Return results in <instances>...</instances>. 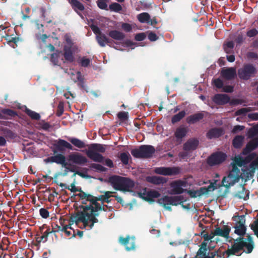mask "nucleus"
<instances>
[{
    "mask_svg": "<svg viewBox=\"0 0 258 258\" xmlns=\"http://www.w3.org/2000/svg\"><path fill=\"white\" fill-rule=\"evenodd\" d=\"M247 237V238L246 239L242 237H238L235 239L231 238L228 242H232V241L234 240V242L230 248L223 252L220 249L213 252H216L217 258H225V255L227 257L232 255L240 256L242 253L239 252L241 250H243L246 253H250L254 248V242L252 237L249 235L248 234Z\"/></svg>",
    "mask_w": 258,
    "mask_h": 258,
    "instance_id": "nucleus-1",
    "label": "nucleus"
},
{
    "mask_svg": "<svg viewBox=\"0 0 258 258\" xmlns=\"http://www.w3.org/2000/svg\"><path fill=\"white\" fill-rule=\"evenodd\" d=\"M98 216V212L83 210V211L78 212L75 215L72 216L71 221L73 223L75 222L77 224L82 222L85 227L88 226L90 229H92L94 223L98 222V220L96 218Z\"/></svg>",
    "mask_w": 258,
    "mask_h": 258,
    "instance_id": "nucleus-2",
    "label": "nucleus"
},
{
    "mask_svg": "<svg viewBox=\"0 0 258 258\" xmlns=\"http://www.w3.org/2000/svg\"><path fill=\"white\" fill-rule=\"evenodd\" d=\"M244 163V160L241 157H235L232 163V169L230 171L227 176H225L222 179L223 186L229 188L237 182L241 177L239 169L237 167H241Z\"/></svg>",
    "mask_w": 258,
    "mask_h": 258,
    "instance_id": "nucleus-3",
    "label": "nucleus"
},
{
    "mask_svg": "<svg viewBox=\"0 0 258 258\" xmlns=\"http://www.w3.org/2000/svg\"><path fill=\"white\" fill-rule=\"evenodd\" d=\"M109 181L113 187L117 190L130 191L135 186V182L133 180L118 175H113L110 177Z\"/></svg>",
    "mask_w": 258,
    "mask_h": 258,
    "instance_id": "nucleus-4",
    "label": "nucleus"
},
{
    "mask_svg": "<svg viewBox=\"0 0 258 258\" xmlns=\"http://www.w3.org/2000/svg\"><path fill=\"white\" fill-rule=\"evenodd\" d=\"M106 151L105 145L94 143L88 145V149L86 151L87 156L92 161L103 163L104 157L100 153H104Z\"/></svg>",
    "mask_w": 258,
    "mask_h": 258,
    "instance_id": "nucleus-5",
    "label": "nucleus"
},
{
    "mask_svg": "<svg viewBox=\"0 0 258 258\" xmlns=\"http://www.w3.org/2000/svg\"><path fill=\"white\" fill-rule=\"evenodd\" d=\"M184 201L185 200L182 196L174 197L165 196L158 200V203L159 205L162 206L166 210L169 211L172 210L170 205L177 206L178 205H181Z\"/></svg>",
    "mask_w": 258,
    "mask_h": 258,
    "instance_id": "nucleus-6",
    "label": "nucleus"
},
{
    "mask_svg": "<svg viewBox=\"0 0 258 258\" xmlns=\"http://www.w3.org/2000/svg\"><path fill=\"white\" fill-rule=\"evenodd\" d=\"M155 152V148L149 145H141L138 149L131 151L132 155L136 158H149L153 156Z\"/></svg>",
    "mask_w": 258,
    "mask_h": 258,
    "instance_id": "nucleus-7",
    "label": "nucleus"
},
{
    "mask_svg": "<svg viewBox=\"0 0 258 258\" xmlns=\"http://www.w3.org/2000/svg\"><path fill=\"white\" fill-rule=\"evenodd\" d=\"M257 73L255 67L252 64H244L243 66L238 70V77L243 80H248L253 77Z\"/></svg>",
    "mask_w": 258,
    "mask_h": 258,
    "instance_id": "nucleus-8",
    "label": "nucleus"
},
{
    "mask_svg": "<svg viewBox=\"0 0 258 258\" xmlns=\"http://www.w3.org/2000/svg\"><path fill=\"white\" fill-rule=\"evenodd\" d=\"M233 221L236 222L235 225L234 226L235 228L234 232L239 236V237H242L244 239L243 236L246 234V228L245 226V216L241 215L238 216H235L233 217ZM248 234H246V237ZM249 235V234H248ZM252 237V236L249 234ZM247 238H246L247 239ZM246 239V238H245Z\"/></svg>",
    "mask_w": 258,
    "mask_h": 258,
    "instance_id": "nucleus-9",
    "label": "nucleus"
},
{
    "mask_svg": "<svg viewBox=\"0 0 258 258\" xmlns=\"http://www.w3.org/2000/svg\"><path fill=\"white\" fill-rule=\"evenodd\" d=\"M97 199L96 197L92 195L91 198H88L86 200V202H89L90 205L82 206L81 208L85 211L92 210V212H98L99 211L102 210L106 211V210L104 208V206H102L98 203L97 202L99 201L96 200Z\"/></svg>",
    "mask_w": 258,
    "mask_h": 258,
    "instance_id": "nucleus-10",
    "label": "nucleus"
},
{
    "mask_svg": "<svg viewBox=\"0 0 258 258\" xmlns=\"http://www.w3.org/2000/svg\"><path fill=\"white\" fill-rule=\"evenodd\" d=\"M156 174L165 176H174L180 173L181 170L178 167H156L154 170Z\"/></svg>",
    "mask_w": 258,
    "mask_h": 258,
    "instance_id": "nucleus-11",
    "label": "nucleus"
},
{
    "mask_svg": "<svg viewBox=\"0 0 258 258\" xmlns=\"http://www.w3.org/2000/svg\"><path fill=\"white\" fill-rule=\"evenodd\" d=\"M227 157L226 155L221 152H217L211 154L207 160V164L211 166L223 162Z\"/></svg>",
    "mask_w": 258,
    "mask_h": 258,
    "instance_id": "nucleus-12",
    "label": "nucleus"
},
{
    "mask_svg": "<svg viewBox=\"0 0 258 258\" xmlns=\"http://www.w3.org/2000/svg\"><path fill=\"white\" fill-rule=\"evenodd\" d=\"M119 243L125 246L126 251L134 250L136 248L135 237L127 235L126 237L120 236L119 238Z\"/></svg>",
    "mask_w": 258,
    "mask_h": 258,
    "instance_id": "nucleus-13",
    "label": "nucleus"
},
{
    "mask_svg": "<svg viewBox=\"0 0 258 258\" xmlns=\"http://www.w3.org/2000/svg\"><path fill=\"white\" fill-rule=\"evenodd\" d=\"M207 243L202 242L200 245V248L198 250L196 255L194 258H215L216 256V252H211L207 255Z\"/></svg>",
    "mask_w": 258,
    "mask_h": 258,
    "instance_id": "nucleus-14",
    "label": "nucleus"
},
{
    "mask_svg": "<svg viewBox=\"0 0 258 258\" xmlns=\"http://www.w3.org/2000/svg\"><path fill=\"white\" fill-rule=\"evenodd\" d=\"M68 158L69 161L78 165H84L88 162L87 158L79 153H72Z\"/></svg>",
    "mask_w": 258,
    "mask_h": 258,
    "instance_id": "nucleus-15",
    "label": "nucleus"
},
{
    "mask_svg": "<svg viewBox=\"0 0 258 258\" xmlns=\"http://www.w3.org/2000/svg\"><path fill=\"white\" fill-rule=\"evenodd\" d=\"M185 185V182L181 180H178L173 181L170 184L171 187V193L174 195H179L182 194L184 192V189L182 186Z\"/></svg>",
    "mask_w": 258,
    "mask_h": 258,
    "instance_id": "nucleus-16",
    "label": "nucleus"
},
{
    "mask_svg": "<svg viewBox=\"0 0 258 258\" xmlns=\"http://www.w3.org/2000/svg\"><path fill=\"white\" fill-rule=\"evenodd\" d=\"M47 162L56 163L57 164H60L63 167H66L69 164L66 162L65 156L61 154H58L53 156L47 158L45 159ZM71 165V164H69Z\"/></svg>",
    "mask_w": 258,
    "mask_h": 258,
    "instance_id": "nucleus-17",
    "label": "nucleus"
},
{
    "mask_svg": "<svg viewBox=\"0 0 258 258\" xmlns=\"http://www.w3.org/2000/svg\"><path fill=\"white\" fill-rule=\"evenodd\" d=\"M199 145V141L196 138L188 139L183 145V149L185 151L192 152L196 150Z\"/></svg>",
    "mask_w": 258,
    "mask_h": 258,
    "instance_id": "nucleus-18",
    "label": "nucleus"
},
{
    "mask_svg": "<svg viewBox=\"0 0 258 258\" xmlns=\"http://www.w3.org/2000/svg\"><path fill=\"white\" fill-rule=\"evenodd\" d=\"M55 143L54 144L55 149L60 152L65 151L66 149L73 150V146L69 142L62 139H58L56 140Z\"/></svg>",
    "mask_w": 258,
    "mask_h": 258,
    "instance_id": "nucleus-19",
    "label": "nucleus"
},
{
    "mask_svg": "<svg viewBox=\"0 0 258 258\" xmlns=\"http://www.w3.org/2000/svg\"><path fill=\"white\" fill-rule=\"evenodd\" d=\"M140 197L148 202H153L154 198H158L160 196V194L157 190H151L148 191H144L139 193Z\"/></svg>",
    "mask_w": 258,
    "mask_h": 258,
    "instance_id": "nucleus-20",
    "label": "nucleus"
},
{
    "mask_svg": "<svg viewBox=\"0 0 258 258\" xmlns=\"http://www.w3.org/2000/svg\"><path fill=\"white\" fill-rule=\"evenodd\" d=\"M96 40L101 47H105L106 45L111 47L113 42H114L112 39H109L103 33L96 36Z\"/></svg>",
    "mask_w": 258,
    "mask_h": 258,
    "instance_id": "nucleus-21",
    "label": "nucleus"
},
{
    "mask_svg": "<svg viewBox=\"0 0 258 258\" xmlns=\"http://www.w3.org/2000/svg\"><path fill=\"white\" fill-rule=\"evenodd\" d=\"M220 75L224 79L227 80H231L236 76V69L232 67L223 68L221 71Z\"/></svg>",
    "mask_w": 258,
    "mask_h": 258,
    "instance_id": "nucleus-22",
    "label": "nucleus"
},
{
    "mask_svg": "<svg viewBox=\"0 0 258 258\" xmlns=\"http://www.w3.org/2000/svg\"><path fill=\"white\" fill-rule=\"evenodd\" d=\"M258 147V137L251 139L246 145L242 151L244 155H247Z\"/></svg>",
    "mask_w": 258,
    "mask_h": 258,
    "instance_id": "nucleus-23",
    "label": "nucleus"
},
{
    "mask_svg": "<svg viewBox=\"0 0 258 258\" xmlns=\"http://www.w3.org/2000/svg\"><path fill=\"white\" fill-rule=\"evenodd\" d=\"M213 101L218 105H225L230 101L229 96L225 94H217L213 98Z\"/></svg>",
    "mask_w": 258,
    "mask_h": 258,
    "instance_id": "nucleus-24",
    "label": "nucleus"
},
{
    "mask_svg": "<svg viewBox=\"0 0 258 258\" xmlns=\"http://www.w3.org/2000/svg\"><path fill=\"white\" fill-rule=\"evenodd\" d=\"M224 134V131L221 127H214L210 129L206 134V137L209 139L218 138Z\"/></svg>",
    "mask_w": 258,
    "mask_h": 258,
    "instance_id": "nucleus-25",
    "label": "nucleus"
},
{
    "mask_svg": "<svg viewBox=\"0 0 258 258\" xmlns=\"http://www.w3.org/2000/svg\"><path fill=\"white\" fill-rule=\"evenodd\" d=\"M146 180L155 185H160L166 183L167 179L162 176H148L146 177Z\"/></svg>",
    "mask_w": 258,
    "mask_h": 258,
    "instance_id": "nucleus-26",
    "label": "nucleus"
},
{
    "mask_svg": "<svg viewBox=\"0 0 258 258\" xmlns=\"http://www.w3.org/2000/svg\"><path fill=\"white\" fill-rule=\"evenodd\" d=\"M230 228L228 226H224L223 229L220 227L216 228L213 232L214 236H220L228 238L229 237Z\"/></svg>",
    "mask_w": 258,
    "mask_h": 258,
    "instance_id": "nucleus-27",
    "label": "nucleus"
},
{
    "mask_svg": "<svg viewBox=\"0 0 258 258\" xmlns=\"http://www.w3.org/2000/svg\"><path fill=\"white\" fill-rule=\"evenodd\" d=\"M62 55L64 56L65 60L69 62H73L75 60L72 48L71 46L65 45L63 49Z\"/></svg>",
    "mask_w": 258,
    "mask_h": 258,
    "instance_id": "nucleus-28",
    "label": "nucleus"
},
{
    "mask_svg": "<svg viewBox=\"0 0 258 258\" xmlns=\"http://www.w3.org/2000/svg\"><path fill=\"white\" fill-rule=\"evenodd\" d=\"M204 117V113L199 112L186 117V121L189 124H195L203 119Z\"/></svg>",
    "mask_w": 258,
    "mask_h": 258,
    "instance_id": "nucleus-29",
    "label": "nucleus"
},
{
    "mask_svg": "<svg viewBox=\"0 0 258 258\" xmlns=\"http://www.w3.org/2000/svg\"><path fill=\"white\" fill-rule=\"evenodd\" d=\"M1 135L3 136V137L6 139L8 141L9 140H13L14 139L17 135L14 133L12 131L10 130L9 128L4 127L1 129Z\"/></svg>",
    "mask_w": 258,
    "mask_h": 258,
    "instance_id": "nucleus-30",
    "label": "nucleus"
},
{
    "mask_svg": "<svg viewBox=\"0 0 258 258\" xmlns=\"http://www.w3.org/2000/svg\"><path fill=\"white\" fill-rule=\"evenodd\" d=\"M108 35L112 39L117 41H121L125 38V35L122 32L117 30L110 31Z\"/></svg>",
    "mask_w": 258,
    "mask_h": 258,
    "instance_id": "nucleus-31",
    "label": "nucleus"
},
{
    "mask_svg": "<svg viewBox=\"0 0 258 258\" xmlns=\"http://www.w3.org/2000/svg\"><path fill=\"white\" fill-rule=\"evenodd\" d=\"M44 228H47L46 230L44 232L42 235L40 237V239L38 240L39 238H37L36 240L38 243L41 242L42 241L43 242H45L47 240V237L49 235V234L52 233V231L50 230V229L49 227H48L46 225L44 224L42 227H40V230L41 232H42L43 229Z\"/></svg>",
    "mask_w": 258,
    "mask_h": 258,
    "instance_id": "nucleus-32",
    "label": "nucleus"
},
{
    "mask_svg": "<svg viewBox=\"0 0 258 258\" xmlns=\"http://www.w3.org/2000/svg\"><path fill=\"white\" fill-rule=\"evenodd\" d=\"M77 191H79L80 193L76 195V196H77L80 198V199L82 200L81 203L83 205H86V200L88 198H90L92 197V195L87 194L84 191H83L81 188L77 187Z\"/></svg>",
    "mask_w": 258,
    "mask_h": 258,
    "instance_id": "nucleus-33",
    "label": "nucleus"
},
{
    "mask_svg": "<svg viewBox=\"0 0 258 258\" xmlns=\"http://www.w3.org/2000/svg\"><path fill=\"white\" fill-rule=\"evenodd\" d=\"M241 189L235 195V197L240 199L247 200L249 198V191L246 190L243 185L240 187Z\"/></svg>",
    "mask_w": 258,
    "mask_h": 258,
    "instance_id": "nucleus-34",
    "label": "nucleus"
},
{
    "mask_svg": "<svg viewBox=\"0 0 258 258\" xmlns=\"http://www.w3.org/2000/svg\"><path fill=\"white\" fill-rule=\"evenodd\" d=\"M244 137L241 135L235 136L232 140V145L236 149L240 148L243 144Z\"/></svg>",
    "mask_w": 258,
    "mask_h": 258,
    "instance_id": "nucleus-35",
    "label": "nucleus"
},
{
    "mask_svg": "<svg viewBox=\"0 0 258 258\" xmlns=\"http://www.w3.org/2000/svg\"><path fill=\"white\" fill-rule=\"evenodd\" d=\"M256 166V165L251 164L250 165V168L244 171L243 175L245 178L246 180H249L253 177L255 172Z\"/></svg>",
    "mask_w": 258,
    "mask_h": 258,
    "instance_id": "nucleus-36",
    "label": "nucleus"
},
{
    "mask_svg": "<svg viewBox=\"0 0 258 258\" xmlns=\"http://www.w3.org/2000/svg\"><path fill=\"white\" fill-rule=\"evenodd\" d=\"M234 47V43L232 41H228L225 42L223 45L224 51L227 54L233 53V48Z\"/></svg>",
    "mask_w": 258,
    "mask_h": 258,
    "instance_id": "nucleus-37",
    "label": "nucleus"
},
{
    "mask_svg": "<svg viewBox=\"0 0 258 258\" xmlns=\"http://www.w3.org/2000/svg\"><path fill=\"white\" fill-rule=\"evenodd\" d=\"M104 194L103 195H100L98 197H96L97 199L96 200H99L101 201L102 203L105 202L107 203H109L110 202V200H109V198L112 197L111 195V194L113 193V192L107 191L103 192Z\"/></svg>",
    "mask_w": 258,
    "mask_h": 258,
    "instance_id": "nucleus-38",
    "label": "nucleus"
},
{
    "mask_svg": "<svg viewBox=\"0 0 258 258\" xmlns=\"http://www.w3.org/2000/svg\"><path fill=\"white\" fill-rule=\"evenodd\" d=\"M138 21L141 23L149 24L150 21V15L146 12H143L137 16Z\"/></svg>",
    "mask_w": 258,
    "mask_h": 258,
    "instance_id": "nucleus-39",
    "label": "nucleus"
},
{
    "mask_svg": "<svg viewBox=\"0 0 258 258\" xmlns=\"http://www.w3.org/2000/svg\"><path fill=\"white\" fill-rule=\"evenodd\" d=\"M70 3L74 10L77 13H78L77 11L78 10L81 11H83L85 9V7L83 4H82L78 0H71Z\"/></svg>",
    "mask_w": 258,
    "mask_h": 258,
    "instance_id": "nucleus-40",
    "label": "nucleus"
},
{
    "mask_svg": "<svg viewBox=\"0 0 258 258\" xmlns=\"http://www.w3.org/2000/svg\"><path fill=\"white\" fill-rule=\"evenodd\" d=\"M68 140L73 145L79 148H83L86 146L85 143L79 139L75 138H69Z\"/></svg>",
    "mask_w": 258,
    "mask_h": 258,
    "instance_id": "nucleus-41",
    "label": "nucleus"
},
{
    "mask_svg": "<svg viewBox=\"0 0 258 258\" xmlns=\"http://www.w3.org/2000/svg\"><path fill=\"white\" fill-rule=\"evenodd\" d=\"M187 133V129L185 127H178L175 133V136L177 139H182L184 138Z\"/></svg>",
    "mask_w": 258,
    "mask_h": 258,
    "instance_id": "nucleus-42",
    "label": "nucleus"
},
{
    "mask_svg": "<svg viewBox=\"0 0 258 258\" xmlns=\"http://www.w3.org/2000/svg\"><path fill=\"white\" fill-rule=\"evenodd\" d=\"M62 53L61 51L56 50L55 53L51 55L50 61L55 66H59V58L60 54Z\"/></svg>",
    "mask_w": 258,
    "mask_h": 258,
    "instance_id": "nucleus-43",
    "label": "nucleus"
},
{
    "mask_svg": "<svg viewBox=\"0 0 258 258\" xmlns=\"http://www.w3.org/2000/svg\"><path fill=\"white\" fill-rule=\"evenodd\" d=\"M186 113L184 110L180 111L177 114L173 115L171 118V122L174 124L177 122H179L181 120L185 115Z\"/></svg>",
    "mask_w": 258,
    "mask_h": 258,
    "instance_id": "nucleus-44",
    "label": "nucleus"
},
{
    "mask_svg": "<svg viewBox=\"0 0 258 258\" xmlns=\"http://www.w3.org/2000/svg\"><path fill=\"white\" fill-rule=\"evenodd\" d=\"M4 33L5 34V35L3 34H0V35L2 36V37L5 38L9 43H13L14 44H17V43L19 41V37H13L11 35H9L6 33V31L4 32Z\"/></svg>",
    "mask_w": 258,
    "mask_h": 258,
    "instance_id": "nucleus-45",
    "label": "nucleus"
},
{
    "mask_svg": "<svg viewBox=\"0 0 258 258\" xmlns=\"http://www.w3.org/2000/svg\"><path fill=\"white\" fill-rule=\"evenodd\" d=\"M25 111V113L33 119L39 120L40 118V115L39 113L27 108H26Z\"/></svg>",
    "mask_w": 258,
    "mask_h": 258,
    "instance_id": "nucleus-46",
    "label": "nucleus"
},
{
    "mask_svg": "<svg viewBox=\"0 0 258 258\" xmlns=\"http://www.w3.org/2000/svg\"><path fill=\"white\" fill-rule=\"evenodd\" d=\"M91 61V59L87 58L86 56L81 57L78 60L79 64L82 67H88Z\"/></svg>",
    "mask_w": 258,
    "mask_h": 258,
    "instance_id": "nucleus-47",
    "label": "nucleus"
},
{
    "mask_svg": "<svg viewBox=\"0 0 258 258\" xmlns=\"http://www.w3.org/2000/svg\"><path fill=\"white\" fill-rule=\"evenodd\" d=\"M89 168L96 170L99 172H105L107 171V168L103 167L100 164L96 163H91L89 165Z\"/></svg>",
    "mask_w": 258,
    "mask_h": 258,
    "instance_id": "nucleus-48",
    "label": "nucleus"
},
{
    "mask_svg": "<svg viewBox=\"0 0 258 258\" xmlns=\"http://www.w3.org/2000/svg\"><path fill=\"white\" fill-rule=\"evenodd\" d=\"M109 9L111 11L118 13L122 10V8L121 6L118 3H112L111 4L109 5Z\"/></svg>",
    "mask_w": 258,
    "mask_h": 258,
    "instance_id": "nucleus-49",
    "label": "nucleus"
},
{
    "mask_svg": "<svg viewBox=\"0 0 258 258\" xmlns=\"http://www.w3.org/2000/svg\"><path fill=\"white\" fill-rule=\"evenodd\" d=\"M131 157L128 153L123 152L120 154L119 158L124 165H127L128 163L129 158Z\"/></svg>",
    "mask_w": 258,
    "mask_h": 258,
    "instance_id": "nucleus-50",
    "label": "nucleus"
},
{
    "mask_svg": "<svg viewBox=\"0 0 258 258\" xmlns=\"http://www.w3.org/2000/svg\"><path fill=\"white\" fill-rule=\"evenodd\" d=\"M107 1L108 0H97L96 3L98 7L101 10L108 11Z\"/></svg>",
    "mask_w": 258,
    "mask_h": 258,
    "instance_id": "nucleus-51",
    "label": "nucleus"
},
{
    "mask_svg": "<svg viewBox=\"0 0 258 258\" xmlns=\"http://www.w3.org/2000/svg\"><path fill=\"white\" fill-rule=\"evenodd\" d=\"M201 235L204 239V241L203 242H206V241H207L211 240L214 237L213 232H212L210 234H209L207 232L205 231V230H203L201 232Z\"/></svg>",
    "mask_w": 258,
    "mask_h": 258,
    "instance_id": "nucleus-52",
    "label": "nucleus"
},
{
    "mask_svg": "<svg viewBox=\"0 0 258 258\" xmlns=\"http://www.w3.org/2000/svg\"><path fill=\"white\" fill-rule=\"evenodd\" d=\"M217 180H214V182H211L210 180H209V182L210 183V185L208 187H206V189H207L208 194L209 192L213 191L215 189L217 188L218 186L217 184Z\"/></svg>",
    "mask_w": 258,
    "mask_h": 258,
    "instance_id": "nucleus-53",
    "label": "nucleus"
},
{
    "mask_svg": "<svg viewBox=\"0 0 258 258\" xmlns=\"http://www.w3.org/2000/svg\"><path fill=\"white\" fill-rule=\"evenodd\" d=\"M63 111H64L63 103L62 102H59V104L57 106L56 115L57 116L59 117L63 114Z\"/></svg>",
    "mask_w": 258,
    "mask_h": 258,
    "instance_id": "nucleus-54",
    "label": "nucleus"
},
{
    "mask_svg": "<svg viewBox=\"0 0 258 258\" xmlns=\"http://www.w3.org/2000/svg\"><path fill=\"white\" fill-rule=\"evenodd\" d=\"M2 112L4 114L7 115L11 117H14L17 115V113L16 112V111L11 109H3L2 110Z\"/></svg>",
    "mask_w": 258,
    "mask_h": 258,
    "instance_id": "nucleus-55",
    "label": "nucleus"
},
{
    "mask_svg": "<svg viewBox=\"0 0 258 258\" xmlns=\"http://www.w3.org/2000/svg\"><path fill=\"white\" fill-rule=\"evenodd\" d=\"M213 83L214 86L218 89H221L223 87V82L219 78L214 79Z\"/></svg>",
    "mask_w": 258,
    "mask_h": 258,
    "instance_id": "nucleus-56",
    "label": "nucleus"
},
{
    "mask_svg": "<svg viewBox=\"0 0 258 258\" xmlns=\"http://www.w3.org/2000/svg\"><path fill=\"white\" fill-rule=\"evenodd\" d=\"M117 117L120 120H126L128 119V112L124 111L119 112L117 114Z\"/></svg>",
    "mask_w": 258,
    "mask_h": 258,
    "instance_id": "nucleus-57",
    "label": "nucleus"
},
{
    "mask_svg": "<svg viewBox=\"0 0 258 258\" xmlns=\"http://www.w3.org/2000/svg\"><path fill=\"white\" fill-rule=\"evenodd\" d=\"M250 228L258 237V220L254 221L253 223L250 225Z\"/></svg>",
    "mask_w": 258,
    "mask_h": 258,
    "instance_id": "nucleus-58",
    "label": "nucleus"
},
{
    "mask_svg": "<svg viewBox=\"0 0 258 258\" xmlns=\"http://www.w3.org/2000/svg\"><path fill=\"white\" fill-rule=\"evenodd\" d=\"M251 110H250V108L248 107V108H241V109H239L238 110H237L236 112H235V115L238 116V115H243V114H245L246 113L250 111Z\"/></svg>",
    "mask_w": 258,
    "mask_h": 258,
    "instance_id": "nucleus-59",
    "label": "nucleus"
},
{
    "mask_svg": "<svg viewBox=\"0 0 258 258\" xmlns=\"http://www.w3.org/2000/svg\"><path fill=\"white\" fill-rule=\"evenodd\" d=\"M39 214L40 216L44 219L47 218L49 216V213L48 211L45 208H41L39 210Z\"/></svg>",
    "mask_w": 258,
    "mask_h": 258,
    "instance_id": "nucleus-60",
    "label": "nucleus"
},
{
    "mask_svg": "<svg viewBox=\"0 0 258 258\" xmlns=\"http://www.w3.org/2000/svg\"><path fill=\"white\" fill-rule=\"evenodd\" d=\"M258 34V31L255 28L251 29L246 32V35L248 37H253Z\"/></svg>",
    "mask_w": 258,
    "mask_h": 258,
    "instance_id": "nucleus-61",
    "label": "nucleus"
},
{
    "mask_svg": "<svg viewBox=\"0 0 258 258\" xmlns=\"http://www.w3.org/2000/svg\"><path fill=\"white\" fill-rule=\"evenodd\" d=\"M90 27L92 31L93 32V33L95 34H96V36H97V35H99L102 33L99 28L97 25L92 24L90 25Z\"/></svg>",
    "mask_w": 258,
    "mask_h": 258,
    "instance_id": "nucleus-62",
    "label": "nucleus"
},
{
    "mask_svg": "<svg viewBox=\"0 0 258 258\" xmlns=\"http://www.w3.org/2000/svg\"><path fill=\"white\" fill-rule=\"evenodd\" d=\"M146 37V35L144 33H140L135 35V39L136 41H141L144 40Z\"/></svg>",
    "mask_w": 258,
    "mask_h": 258,
    "instance_id": "nucleus-63",
    "label": "nucleus"
},
{
    "mask_svg": "<svg viewBox=\"0 0 258 258\" xmlns=\"http://www.w3.org/2000/svg\"><path fill=\"white\" fill-rule=\"evenodd\" d=\"M121 27L123 29V30L126 32H129L131 31L132 30V25L126 23H123L121 25Z\"/></svg>",
    "mask_w": 258,
    "mask_h": 258,
    "instance_id": "nucleus-64",
    "label": "nucleus"
}]
</instances>
